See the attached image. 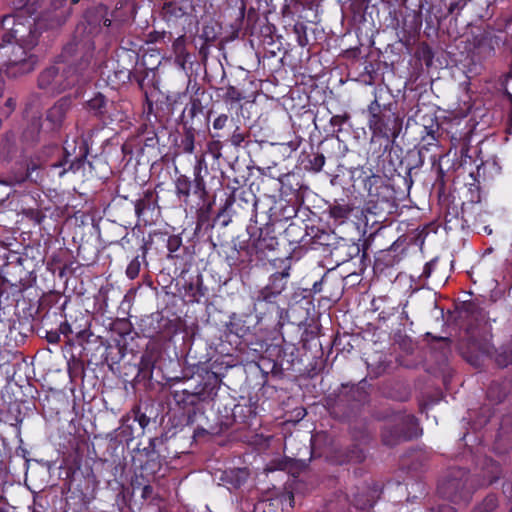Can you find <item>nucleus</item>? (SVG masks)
Here are the masks:
<instances>
[{
	"label": "nucleus",
	"instance_id": "f257e3e1",
	"mask_svg": "<svg viewBox=\"0 0 512 512\" xmlns=\"http://www.w3.org/2000/svg\"><path fill=\"white\" fill-rule=\"evenodd\" d=\"M33 25L34 21L20 14L6 15L0 20V71L17 76L34 69L36 59L28 55L38 38Z\"/></svg>",
	"mask_w": 512,
	"mask_h": 512
},
{
	"label": "nucleus",
	"instance_id": "f03ea898",
	"mask_svg": "<svg viewBox=\"0 0 512 512\" xmlns=\"http://www.w3.org/2000/svg\"><path fill=\"white\" fill-rule=\"evenodd\" d=\"M418 435V423L411 414H397L392 421L385 424L382 441L387 446H394L402 440Z\"/></svg>",
	"mask_w": 512,
	"mask_h": 512
},
{
	"label": "nucleus",
	"instance_id": "7ed1b4c3",
	"mask_svg": "<svg viewBox=\"0 0 512 512\" xmlns=\"http://www.w3.org/2000/svg\"><path fill=\"white\" fill-rule=\"evenodd\" d=\"M71 108V100L63 97L59 99L46 113L45 120L39 124L33 123L32 134H38L41 130L44 132L59 131L65 121L66 115ZM32 138L34 135L31 136Z\"/></svg>",
	"mask_w": 512,
	"mask_h": 512
},
{
	"label": "nucleus",
	"instance_id": "20e7f679",
	"mask_svg": "<svg viewBox=\"0 0 512 512\" xmlns=\"http://www.w3.org/2000/svg\"><path fill=\"white\" fill-rule=\"evenodd\" d=\"M290 277V266L284 267L281 272H276L269 277L268 284L258 293V300L272 302L287 288Z\"/></svg>",
	"mask_w": 512,
	"mask_h": 512
},
{
	"label": "nucleus",
	"instance_id": "39448f33",
	"mask_svg": "<svg viewBox=\"0 0 512 512\" xmlns=\"http://www.w3.org/2000/svg\"><path fill=\"white\" fill-rule=\"evenodd\" d=\"M368 126L374 137L390 139L398 135L397 118L393 113H383L369 118Z\"/></svg>",
	"mask_w": 512,
	"mask_h": 512
},
{
	"label": "nucleus",
	"instance_id": "423d86ee",
	"mask_svg": "<svg viewBox=\"0 0 512 512\" xmlns=\"http://www.w3.org/2000/svg\"><path fill=\"white\" fill-rule=\"evenodd\" d=\"M85 158V154L81 153L80 155L71 159L70 153L65 148V155L63 159L59 162L51 164L50 172L53 175H57L59 178L63 177L69 171L76 173L84 166Z\"/></svg>",
	"mask_w": 512,
	"mask_h": 512
},
{
	"label": "nucleus",
	"instance_id": "0eeeda50",
	"mask_svg": "<svg viewBox=\"0 0 512 512\" xmlns=\"http://www.w3.org/2000/svg\"><path fill=\"white\" fill-rule=\"evenodd\" d=\"M80 81V75L75 67L56 66V78L53 83V93H61L73 87Z\"/></svg>",
	"mask_w": 512,
	"mask_h": 512
},
{
	"label": "nucleus",
	"instance_id": "6e6552de",
	"mask_svg": "<svg viewBox=\"0 0 512 512\" xmlns=\"http://www.w3.org/2000/svg\"><path fill=\"white\" fill-rule=\"evenodd\" d=\"M460 484V482L455 480L448 481L439 487L440 493L455 503H460L461 501L467 502L469 499V493H458L457 491Z\"/></svg>",
	"mask_w": 512,
	"mask_h": 512
},
{
	"label": "nucleus",
	"instance_id": "1a4fd4ad",
	"mask_svg": "<svg viewBox=\"0 0 512 512\" xmlns=\"http://www.w3.org/2000/svg\"><path fill=\"white\" fill-rule=\"evenodd\" d=\"M56 78V66H51L44 70L38 78V86L41 89L48 90L53 93V83Z\"/></svg>",
	"mask_w": 512,
	"mask_h": 512
},
{
	"label": "nucleus",
	"instance_id": "9d476101",
	"mask_svg": "<svg viewBox=\"0 0 512 512\" xmlns=\"http://www.w3.org/2000/svg\"><path fill=\"white\" fill-rule=\"evenodd\" d=\"M191 186V181L187 176L180 175L179 177H177L175 181V189L177 196L179 198H183V200L187 202L190 196Z\"/></svg>",
	"mask_w": 512,
	"mask_h": 512
},
{
	"label": "nucleus",
	"instance_id": "9b49d317",
	"mask_svg": "<svg viewBox=\"0 0 512 512\" xmlns=\"http://www.w3.org/2000/svg\"><path fill=\"white\" fill-rule=\"evenodd\" d=\"M172 48L175 53L176 61L182 65L185 63L188 53L186 52V40L183 35L176 38L172 43Z\"/></svg>",
	"mask_w": 512,
	"mask_h": 512
},
{
	"label": "nucleus",
	"instance_id": "f8f14e48",
	"mask_svg": "<svg viewBox=\"0 0 512 512\" xmlns=\"http://www.w3.org/2000/svg\"><path fill=\"white\" fill-rule=\"evenodd\" d=\"M352 212V207L347 204L336 203L330 207L329 213L332 218L344 222Z\"/></svg>",
	"mask_w": 512,
	"mask_h": 512
},
{
	"label": "nucleus",
	"instance_id": "ddd939ff",
	"mask_svg": "<svg viewBox=\"0 0 512 512\" xmlns=\"http://www.w3.org/2000/svg\"><path fill=\"white\" fill-rule=\"evenodd\" d=\"M105 106L106 99L101 93L96 94L93 98L87 101L88 109L96 115L103 114Z\"/></svg>",
	"mask_w": 512,
	"mask_h": 512
},
{
	"label": "nucleus",
	"instance_id": "4468645a",
	"mask_svg": "<svg viewBox=\"0 0 512 512\" xmlns=\"http://www.w3.org/2000/svg\"><path fill=\"white\" fill-rule=\"evenodd\" d=\"M497 506V499L494 495L487 496L483 502L475 507L471 512H491Z\"/></svg>",
	"mask_w": 512,
	"mask_h": 512
},
{
	"label": "nucleus",
	"instance_id": "2eb2a0df",
	"mask_svg": "<svg viewBox=\"0 0 512 512\" xmlns=\"http://www.w3.org/2000/svg\"><path fill=\"white\" fill-rule=\"evenodd\" d=\"M223 99L225 102L235 103L244 99V96L236 87L228 86Z\"/></svg>",
	"mask_w": 512,
	"mask_h": 512
},
{
	"label": "nucleus",
	"instance_id": "dca6fc26",
	"mask_svg": "<svg viewBox=\"0 0 512 512\" xmlns=\"http://www.w3.org/2000/svg\"><path fill=\"white\" fill-rule=\"evenodd\" d=\"M200 172H201V168L199 166H196L195 169H194V174H195V179H194L195 190H194V193L195 194L200 193V197H203L205 195V193H206V191H205V181L202 178V176L200 175Z\"/></svg>",
	"mask_w": 512,
	"mask_h": 512
},
{
	"label": "nucleus",
	"instance_id": "f3484780",
	"mask_svg": "<svg viewBox=\"0 0 512 512\" xmlns=\"http://www.w3.org/2000/svg\"><path fill=\"white\" fill-rule=\"evenodd\" d=\"M294 33L297 35V43L301 47H305L308 44V38L306 35V26L303 24H295L293 27Z\"/></svg>",
	"mask_w": 512,
	"mask_h": 512
},
{
	"label": "nucleus",
	"instance_id": "a211bd4d",
	"mask_svg": "<svg viewBox=\"0 0 512 512\" xmlns=\"http://www.w3.org/2000/svg\"><path fill=\"white\" fill-rule=\"evenodd\" d=\"M141 263L139 257H135L126 268V275L129 279H135L140 272Z\"/></svg>",
	"mask_w": 512,
	"mask_h": 512
},
{
	"label": "nucleus",
	"instance_id": "6ab92c4d",
	"mask_svg": "<svg viewBox=\"0 0 512 512\" xmlns=\"http://www.w3.org/2000/svg\"><path fill=\"white\" fill-rule=\"evenodd\" d=\"M195 137L194 134L189 132L185 135L184 139L182 140V147L183 151L185 153L191 154L194 151L195 148Z\"/></svg>",
	"mask_w": 512,
	"mask_h": 512
},
{
	"label": "nucleus",
	"instance_id": "aec40b11",
	"mask_svg": "<svg viewBox=\"0 0 512 512\" xmlns=\"http://www.w3.org/2000/svg\"><path fill=\"white\" fill-rule=\"evenodd\" d=\"M163 11L165 16L181 17L184 15V11L182 10V8L177 7L172 3L165 4Z\"/></svg>",
	"mask_w": 512,
	"mask_h": 512
},
{
	"label": "nucleus",
	"instance_id": "412c9836",
	"mask_svg": "<svg viewBox=\"0 0 512 512\" xmlns=\"http://www.w3.org/2000/svg\"><path fill=\"white\" fill-rule=\"evenodd\" d=\"M325 164V156L323 154H317L313 159L310 160L311 169L315 172L322 170Z\"/></svg>",
	"mask_w": 512,
	"mask_h": 512
},
{
	"label": "nucleus",
	"instance_id": "4be33fe9",
	"mask_svg": "<svg viewBox=\"0 0 512 512\" xmlns=\"http://www.w3.org/2000/svg\"><path fill=\"white\" fill-rule=\"evenodd\" d=\"M244 140H245V135L241 131L240 127L237 126L231 135L230 141H231L232 145H234L235 147H238L244 142Z\"/></svg>",
	"mask_w": 512,
	"mask_h": 512
},
{
	"label": "nucleus",
	"instance_id": "5701e85b",
	"mask_svg": "<svg viewBox=\"0 0 512 512\" xmlns=\"http://www.w3.org/2000/svg\"><path fill=\"white\" fill-rule=\"evenodd\" d=\"M182 244L179 236H170L167 240V249L170 253L176 252Z\"/></svg>",
	"mask_w": 512,
	"mask_h": 512
},
{
	"label": "nucleus",
	"instance_id": "b1692460",
	"mask_svg": "<svg viewBox=\"0 0 512 512\" xmlns=\"http://www.w3.org/2000/svg\"><path fill=\"white\" fill-rule=\"evenodd\" d=\"M496 361L498 365L505 367L512 363V351L507 352L504 351L500 354H498Z\"/></svg>",
	"mask_w": 512,
	"mask_h": 512
},
{
	"label": "nucleus",
	"instance_id": "393cba45",
	"mask_svg": "<svg viewBox=\"0 0 512 512\" xmlns=\"http://www.w3.org/2000/svg\"><path fill=\"white\" fill-rule=\"evenodd\" d=\"M368 112H369V118H373L374 116H379L383 114L381 110V105L377 100H374L371 102V104L368 106Z\"/></svg>",
	"mask_w": 512,
	"mask_h": 512
},
{
	"label": "nucleus",
	"instance_id": "a878e982",
	"mask_svg": "<svg viewBox=\"0 0 512 512\" xmlns=\"http://www.w3.org/2000/svg\"><path fill=\"white\" fill-rule=\"evenodd\" d=\"M282 508L290 507L292 508L294 505V495L292 492L288 491L284 493L281 497Z\"/></svg>",
	"mask_w": 512,
	"mask_h": 512
},
{
	"label": "nucleus",
	"instance_id": "bb28decb",
	"mask_svg": "<svg viewBox=\"0 0 512 512\" xmlns=\"http://www.w3.org/2000/svg\"><path fill=\"white\" fill-rule=\"evenodd\" d=\"M227 121L228 116L226 114H221L213 121V128L216 130H221L226 126Z\"/></svg>",
	"mask_w": 512,
	"mask_h": 512
},
{
	"label": "nucleus",
	"instance_id": "cd10ccee",
	"mask_svg": "<svg viewBox=\"0 0 512 512\" xmlns=\"http://www.w3.org/2000/svg\"><path fill=\"white\" fill-rule=\"evenodd\" d=\"M424 128H425L427 134H426V136L423 137V141H426L427 146L436 145L437 138L435 136L434 130L428 129V127H424Z\"/></svg>",
	"mask_w": 512,
	"mask_h": 512
},
{
	"label": "nucleus",
	"instance_id": "c85d7f7f",
	"mask_svg": "<svg viewBox=\"0 0 512 512\" xmlns=\"http://www.w3.org/2000/svg\"><path fill=\"white\" fill-rule=\"evenodd\" d=\"M349 116L345 115H334L331 117L330 123L333 126H341L344 122L348 120Z\"/></svg>",
	"mask_w": 512,
	"mask_h": 512
},
{
	"label": "nucleus",
	"instance_id": "c756f323",
	"mask_svg": "<svg viewBox=\"0 0 512 512\" xmlns=\"http://www.w3.org/2000/svg\"><path fill=\"white\" fill-rule=\"evenodd\" d=\"M364 458L365 456L362 449L353 450L349 455V460L354 462H361Z\"/></svg>",
	"mask_w": 512,
	"mask_h": 512
},
{
	"label": "nucleus",
	"instance_id": "7c9ffc66",
	"mask_svg": "<svg viewBox=\"0 0 512 512\" xmlns=\"http://www.w3.org/2000/svg\"><path fill=\"white\" fill-rule=\"evenodd\" d=\"M435 266V261L432 260L430 262H427L425 265H424V268H423V272L421 274V277H424V278H429L431 276V273L433 271V268Z\"/></svg>",
	"mask_w": 512,
	"mask_h": 512
},
{
	"label": "nucleus",
	"instance_id": "2f4dec72",
	"mask_svg": "<svg viewBox=\"0 0 512 512\" xmlns=\"http://www.w3.org/2000/svg\"><path fill=\"white\" fill-rule=\"evenodd\" d=\"M482 41L484 42H487L488 45H489V52L493 51L494 50V46H493V43L496 42V40H494V37L492 36L491 33L489 32H485L483 35H482Z\"/></svg>",
	"mask_w": 512,
	"mask_h": 512
},
{
	"label": "nucleus",
	"instance_id": "473e14b6",
	"mask_svg": "<svg viewBox=\"0 0 512 512\" xmlns=\"http://www.w3.org/2000/svg\"><path fill=\"white\" fill-rule=\"evenodd\" d=\"M432 512H456V509L450 504H440L437 508L433 509Z\"/></svg>",
	"mask_w": 512,
	"mask_h": 512
},
{
	"label": "nucleus",
	"instance_id": "72a5a7b5",
	"mask_svg": "<svg viewBox=\"0 0 512 512\" xmlns=\"http://www.w3.org/2000/svg\"><path fill=\"white\" fill-rule=\"evenodd\" d=\"M355 504L361 508V509H366V508H370L374 505V500L373 499H367L366 501H361L360 499H355Z\"/></svg>",
	"mask_w": 512,
	"mask_h": 512
},
{
	"label": "nucleus",
	"instance_id": "f704fd0d",
	"mask_svg": "<svg viewBox=\"0 0 512 512\" xmlns=\"http://www.w3.org/2000/svg\"><path fill=\"white\" fill-rule=\"evenodd\" d=\"M145 209V203L143 200H138L135 203V213L138 217H140Z\"/></svg>",
	"mask_w": 512,
	"mask_h": 512
},
{
	"label": "nucleus",
	"instance_id": "c9c22d12",
	"mask_svg": "<svg viewBox=\"0 0 512 512\" xmlns=\"http://www.w3.org/2000/svg\"><path fill=\"white\" fill-rule=\"evenodd\" d=\"M59 330L64 335H68V334L73 332L72 328H71V325L68 322L61 323L60 327H59Z\"/></svg>",
	"mask_w": 512,
	"mask_h": 512
},
{
	"label": "nucleus",
	"instance_id": "e433bc0d",
	"mask_svg": "<svg viewBox=\"0 0 512 512\" xmlns=\"http://www.w3.org/2000/svg\"><path fill=\"white\" fill-rule=\"evenodd\" d=\"M270 506H271V504H269L265 501L259 502L258 504H256L254 512H266V508L270 507Z\"/></svg>",
	"mask_w": 512,
	"mask_h": 512
},
{
	"label": "nucleus",
	"instance_id": "4c0bfd02",
	"mask_svg": "<svg viewBox=\"0 0 512 512\" xmlns=\"http://www.w3.org/2000/svg\"><path fill=\"white\" fill-rule=\"evenodd\" d=\"M5 106L8 108V113L12 112L15 107H16V102L13 98H8L6 103H5Z\"/></svg>",
	"mask_w": 512,
	"mask_h": 512
},
{
	"label": "nucleus",
	"instance_id": "58836bf2",
	"mask_svg": "<svg viewBox=\"0 0 512 512\" xmlns=\"http://www.w3.org/2000/svg\"><path fill=\"white\" fill-rule=\"evenodd\" d=\"M147 423H148L147 417L144 414H142L139 417V424H140V426L144 428L147 425Z\"/></svg>",
	"mask_w": 512,
	"mask_h": 512
},
{
	"label": "nucleus",
	"instance_id": "ea45409f",
	"mask_svg": "<svg viewBox=\"0 0 512 512\" xmlns=\"http://www.w3.org/2000/svg\"><path fill=\"white\" fill-rule=\"evenodd\" d=\"M8 146H9V143H8V142H5V143L1 146V148H0V154H1V156H2V157H4V158H6V157H7V155L5 154V150H6V148H8Z\"/></svg>",
	"mask_w": 512,
	"mask_h": 512
},
{
	"label": "nucleus",
	"instance_id": "a19ab883",
	"mask_svg": "<svg viewBox=\"0 0 512 512\" xmlns=\"http://www.w3.org/2000/svg\"><path fill=\"white\" fill-rule=\"evenodd\" d=\"M424 151H428V147L426 145H423L420 149H419V157H420V162L421 164L423 163V152Z\"/></svg>",
	"mask_w": 512,
	"mask_h": 512
},
{
	"label": "nucleus",
	"instance_id": "79ce46f5",
	"mask_svg": "<svg viewBox=\"0 0 512 512\" xmlns=\"http://www.w3.org/2000/svg\"><path fill=\"white\" fill-rule=\"evenodd\" d=\"M4 95V81L0 78V97Z\"/></svg>",
	"mask_w": 512,
	"mask_h": 512
},
{
	"label": "nucleus",
	"instance_id": "37998d69",
	"mask_svg": "<svg viewBox=\"0 0 512 512\" xmlns=\"http://www.w3.org/2000/svg\"><path fill=\"white\" fill-rule=\"evenodd\" d=\"M59 336L57 334L52 335L48 340L51 343H56L58 341Z\"/></svg>",
	"mask_w": 512,
	"mask_h": 512
},
{
	"label": "nucleus",
	"instance_id": "c03bdc74",
	"mask_svg": "<svg viewBox=\"0 0 512 512\" xmlns=\"http://www.w3.org/2000/svg\"><path fill=\"white\" fill-rule=\"evenodd\" d=\"M218 145H219V142H218V141H217V142H213V143H211V144H210V150H212V149H213V146H218Z\"/></svg>",
	"mask_w": 512,
	"mask_h": 512
},
{
	"label": "nucleus",
	"instance_id": "a18cd8bd",
	"mask_svg": "<svg viewBox=\"0 0 512 512\" xmlns=\"http://www.w3.org/2000/svg\"><path fill=\"white\" fill-rule=\"evenodd\" d=\"M495 480H496V477H493L492 479H490V480H489V482H488V483H489V484H491V483H492L493 481H495Z\"/></svg>",
	"mask_w": 512,
	"mask_h": 512
},
{
	"label": "nucleus",
	"instance_id": "49530a36",
	"mask_svg": "<svg viewBox=\"0 0 512 512\" xmlns=\"http://www.w3.org/2000/svg\"><path fill=\"white\" fill-rule=\"evenodd\" d=\"M453 9H455V6H451V7L449 8V11H450V12H452V10H453Z\"/></svg>",
	"mask_w": 512,
	"mask_h": 512
},
{
	"label": "nucleus",
	"instance_id": "de8ad7c7",
	"mask_svg": "<svg viewBox=\"0 0 512 512\" xmlns=\"http://www.w3.org/2000/svg\"><path fill=\"white\" fill-rule=\"evenodd\" d=\"M453 9H455V6H451V7L449 8V11H450V12H452V10H453Z\"/></svg>",
	"mask_w": 512,
	"mask_h": 512
}]
</instances>
